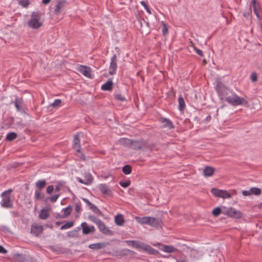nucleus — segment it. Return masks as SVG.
Instances as JSON below:
<instances>
[{
    "label": "nucleus",
    "instance_id": "obj_1",
    "mask_svg": "<svg viewBox=\"0 0 262 262\" xmlns=\"http://www.w3.org/2000/svg\"><path fill=\"white\" fill-rule=\"evenodd\" d=\"M156 147V144L154 143L149 142L147 140L144 139L134 140L132 139L130 148L133 150L143 151L152 150Z\"/></svg>",
    "mask_w": 262,
    "mask_h": 262
},
{
    "label": "nucleus",
    "instance_id": "obj_2",
    "mask_svg": "<svg viewBox=\"0 0 262 262\" xmlns=\"http://www.w3.org/2000/svg\"><path fill=\"white\" fill-rule=\"evenodd\" d=\"M125 243L128 246H132L138 250L146 252L150 255H157L159 252L156 249L152 248L150 246L145 244L144 243L135 240L125 241Z\"/></svg>",
    "mask_w": 262,
    "mask_h": 262
},
{
    "label": "nucleus",
    "instance_id": "obj_3",
    "mask_svg": "<svg viewBox=\"0 0 262 262\" xmlns=\"http://www.w3.org/2000/svg\"><path fill=\"white\" fill-rule=\"evenodd\" d=\"M43 13L40 11L32 12L31 18L28 22V26L34 29H37L41 27L43 23L40 21Z\"/></svg>",
    "mask_w": 262,
    "mask_h": 262
},
{
    "label": "nucleus",
    "instance_id": "obj_4",
    "mask_svg": "<svg viewBox=\"0 0 262 262\" xmlns=\"http://www.w3.org/2000/svg\"><path fill=\"white\" fill-rule=\"evenodd\" d=\"M215 82V89L218 96L221 99H223L224 97L226 99L230 92V90L223 83L220 78H216Z\"/></svg>",
    "mask_w": 262,
    "mask_h": 262
},
{
    "label": "nucleus",
    "instance_id": "obj_5",
    "mask_svg": "<svg viewBox=\"0 0 262 262\" xmlns=\"http://www.w3.org/2000/svg\"><path fill=\"white\" fill-rule=\"evenodd\" d=\"M225 100L233 106L247 105L248 104V101L246 99L235 94L232 95V96H228L226 97Z\"/></svg>",
    "mask_w": 262,
    "mask_h": 262
},
{
    "label": "nucleus",
    "instance_id": "obj_6",
    "mask_svg": "<svg viewBox=\"0 0 262 262\" xmlns=\"http://www.w3.org/2000/svg\"><path fill=\"white\" fill-rule=\"evenodd\" d=\"M149 25L148 22L142 18H137L136 22V27L142 34H148L149 33Z\"/></svg>",
    "mask_w": 262,
    "mask_h": 262
},
{
    "label": "nucleus",
    "instance_id": "obj_7",
    "mask_svg": "<svg viewBox=\"0 0 262 262\" xmlns=\"http://www.w3.org/2000/svg\"><path fill=\"white\" fill-rule=\"evenodd\" d=\"M223 214L235 219H241L243 215L242 212L236 210L231 207L229 208L223 207Z\"/></svg>",
    "mask_w": 262,
    "mask_h": 262
},
{
    "label": "nucleus",
    "instance_id": "obj_8",
    "mask_svg": "<svg viewBox=\"0 0 262 262\" xmlns=\"http://www.w3.org/2000/svg\"><path fill=\"white\" fill-rule=\"evenodd\" d=\"M73 148L77 152L80 153L79 158L83 161L86 160V157L82 152H80L81 146L80 144V139L79 138L78 134L74 135V139L73 141Z\"/></svg>",
    "mask_w": 262,
    "mask_h": 262
},
{
    "label": "nucleus",
    "instance_id": "obj_9",
    "mask_svg": "<svg viewBox=\"0 0 262 262\" xmlns=\"http://www.w3.org/2000/svg\"><path fill=\"white\" fill-rule=\"evenodd\" d=\"M53 3L55 4L53 13L56 15L60 14L65 6L68 4L67 0H54Z\"/></svg>",
    "mask_w": 262,
    "mask_h": 262
},
{
    "label": "nucleus",
    "instance_id": "obj_10",
    "mask_svg": "<svg viewBox=\"0 0 262 262\" xmlns=\"http://www.w3.org/2000/svg\"><path fill=\"white\" fill-rule=\"evenodd\" d=\"M76 70L86 77L90 79L93 78L92 70L90 67H77Z\"/></svg>",
    "mask_w": 262,
    "mask_h": 262
},
{
    "label": "nucleus",
    "instance_id": "obj_11",
    "mask_svg": "<svg viewBox=\"0 0 262 262\" xmlns=\"http://www.w3.org/2000/svg\"><path fill=\"white\" fill-rule=\"evenodd\" d=\"M3 199L1 202V205L3 208H12L13 207L12 201L10 196H1Z\"/></svg>",
    "mask_w": 262,
    "mask_h": 262
},
{
    "label": "nucleus",
    "instance_id": "obj_12",
    "mask_svg": "<svg viewBox=\"0 0 262 262\" xmlns=\"http://www.w3.org/2000/svg\"><path fill=\"white\" fill-rule=\"evenodd\" d=\"M99 231L104 234L112 236L114 234V232L108 229L107 227L102 221L98 226Z\"/></svg>",
    "mask_w": 262,
    "mask_h": 262
},
{
    "label": "nucleus",
    "instance_id": "obj_13",
    "mask_svg": "<svg viewBox=\"0 0 262 262\" xmlns=\"http://www.w3.org/2000/svg\"><path fill=\"white\" fill-rule=\"evenodd\" d=\"M81 227L82 228V233L83 234H89L95 231V228L94 226H88L85 222L82 223Z\"/></svg>",
    "mask_w": 262,
    "mask_h": 262
},
{
    "label": "nucleus",
    "instance_id": "obj_14",
    "mask_svg": "<svg viewBox=\"0 0 262 262\" xmlns=\"http://www.w3.org/2000/svg\"><path fill=\"white\" fill-rule=\"evenodd\" d=\"M159 121L162 123V126L164 128H167L169 129H173L174 128V126L169 119L161 117L159 119Z\"/></svg>",
    "mask_w": 262,
    "mask_h": 262
},
{
    "label": "nucleus",
    "instance_id": "obj_15",
    "mask_svg": "<svg viewBox=\"0 0 262 262\" xmlns=\"http://www.w3.org/2000/svg\"><path fill=\"white\" fill-rule=\"evenodd\" d=\"M100 192L104 195H107L108 196L112 195V191L108 188V186L105 184H100L98 186Z\"/></svg>",
    "mask_w": 262,
    "mask_h": 262
},
{
    "label": "nucleus",
    "instance_id": "obj_16",
    "mask_svg": "<svg viewBox=\"0 0 262 262\" xmlns=\"http://www.w3.org/2000/svg\"><path fill=\"white\" fill-rule=\"evenodd\" d=\"M13 259L14 262H28L29 261L24 254L19 253L14 254Z\"/></svg>",
    "mask_w": 262,
    "mask_h": 262
},
{
    "label": "nucleus",
    "instance_id": "obj_17",
    "mask_svg": "<svg viewBox=\"0 0 262 262\" xmlns=\"http://www.w3.org/2000/svg\"><path fill=\"white\" fill-rule=\"evenodd\" d=\"M162 221L159 218L150 217V221L148 225L153 227H159L161 226Z\"/></svg>",
    "mask_w": 262,
    "mask_h": 262
},
{
    "label": "nucleus",
    "instance_id": "obj_18",
    "mask_svg": "<svg viewBox=\"0 0 262 262\" xmlns=\"http://www.w3.org/2000/svg\"><path fill=\"white\" fill-rule=\"evenodd\" d=\"M42 226L32 225L31 229V233L37 236L42 232Z\"/></svg>",
    "mask_w": 262,
    "mask_h": 262
},
{
    "label": "nucleus",
    "instance_id": "obj_19",
    "mask_svg": "<svg viewBox=\"0 0 262 262\" xmlns=\"http://www.w3.org/2000/svg\"><path fill=\"white\" fill-rule=\"evenodd\" d=\"M113 85L112 79L110 78L105 83L102 85L101 89L103 91H111L113 89Z\"/></svg>",
    "mask_w": 262,
    "mask_h": 262
},
{
    "label": "nucleus",
    "instance_id": "obj_20",
    "mask_svg": "<svg viewBox=\"0 0 262 262\" xmlns=\"http://www.w3.org/2000/svg\"><path fill=\"white\" fill-rule=\"evenodd\" d=\"M215 172V168L210 166H205L203 174L206 177H209L212 176Z\"/></svg>",
    "mask_w": 262,
    "mask_h": 262
},
{
    "label": "nucleus",
    "instance_id": "obj_21",
    "mask_svg": "<svg viewBox=\"0 0 262 262\" xmlns=\"http://www.w3.org/2000/svg\"><path fill=\"white\" fill-rule=\"evenodd\" d=\"M117 254L119 256H127V255H134L135 252L134 251L130 250L128 249H123L117 252Z\"/></svg>",
    "mask_w": 262,
    "mask_h": 262
},
{
    "label": "nucleus",
    "instance_id": "obj_22",
    "mask_svg": "<svg viewBox=\"0 0 262 262\" xmlns=\"http://www.w3.org/2000/svg\"><path fill=\"white\" fill-rule=\"evenodd\" d=\"M15 106L17 111L22 110L21 106L23 104V99L22 97H16L14 101Z\"/></svg>",
    "mask_w": 262,
    "mask_h": 262
},
{
    "label": "nucleus",
    "instance_id": "obj_23",
    "mask_svg": "<svg viewBox=\"0 0 262 262\" xmlns=\"http://www.w3.org/2000/svg\"><path fill=\"white\" fill-rule=\"evenodd\" d=\"M124 219L121 214H118L115 217V224L118 226H122L124 223Z\"/></svg>",
    "mask_w": 262,
    "mask_h": 262
},
{
    "label": "nucleus",
    "instance_id": "obj_24",
    "mask_svg": "<svg viewBox=\"0 0 262 262\" xmlns=\"http://www.w3.org/2000/svg\"><path fill=\"white\" fill-rule=\"evenodd\" d=\"M162 250L167 253H173L178 251L176 248L170 245H164Z\"/></svg>",
    "mask_w": 262,
    "mask_h": 262
},
{
    "label": "nucleus",
    "instance_id": "obj_25",
    "mask_svg": "<svg viewBox=\"0 0 262 262\" xmlns=\"http://www.w3.org/2000/svg\"><path fill=\"white\" fill-rule=\"evenodd\" d=\"M137 221L141 224H148L150 221V216L136 217Z\"/></svg>",
    "mask_w": 262,
    "mask_h": 262
},
{
    "label": "nucleus",
    "instance_id": "obj_26",
    "mask_svg": "<svg viewBox=\"0 0 262 262\" xmlns=\"http://www.w3.org/2000/svg\"><path fill=\"white\" fill-rule=\"evenodd\" d=\"M254 13L259 19H260V12L261 11L258 3L256 4L252 5Z\"/></svg>",
    "mask_w": 262,
    "mask_h": 262
},
{
    "label": "nucleus",
    "instance_id": "obj_27",
    "mask_svg": "<svg viewBox=\"0 0 262 262\" xmlns=\"http://www.w3.org/2000/svg\"><path fill=\"white\" fill-rule=\"evenodd\" d=\"M104 247H105V244L101 243L92 244L89 246V247L90 249H92L93 250L101 249L103 248Z\"/></svg>",
    "mask_w": 262,
    "mask_h": 262
},
{
    "label": "nucleus",
    "instance_id": "obj_28",
    "mask_svg": "<svg viewBox=\"0 0 262 262\" xmlns=\"http://www.w3.org/2000/svg\"><path fill=\"white\" fill-rule=\"evenodd\" d=\"M131 140L132 139L127 138H121L119 140V142L121 145L130 148Z\"/></svg>",
    "mask_w": 262,
    "mask_h": 262
},
{
    "label": "nucleus",
    "instance_id": "obj_29",
    "mask_svg": "<svg viewBox=\"0 0 262 262\" xmlns=\"http://www.w3.org/2000/svg\"><path fill=\"white\" fill-rule=\"evenodd\" d=\"M47 185V181L46 180L43 179L37 181L35 183L36 187L39 190L43 189Z\"/></svg>",
    "mask_w": 262,
    "mask_h": 262
},
{
    "label": "nucleus",
    "instance_id": "obj_30",
    "mask_svg": "<svg viewBox=\"0 0 262 262\" xmlns=\"http://www.w3.org/2000/svg\"><path fill=\"white\" fill-rule=\"evenodd\" d=\"M80 230V227H77L73 230L69 231L67 233V236L70 238L76 237L78 236V232Z\"/></svg>",
    "mask_w": 262,
    "mask_h": 262
},
{
    "label": "nucleus",
    "instance_id": "obj_31",
    "mask_svg": "<svg viewBox=\"0 0 262 262\" xmlns=\"http://www.w3.org/2000/svg\"><path fill=\"white\" fill-rule=\"evenodd\" d=\"M49 216V210L43 209L40 211L39 217L42 220H46Z\"/></svg>",
    "mask_w": 262,
    "mask_h": 262
},
{
    "label": "nucleus",
    "instance_id": "obj_32",
    "mask_svg": "<svg viewBox=\"0 0 262 262\" xmlns=\"http://www.w3.org/2000/svg\"><path fill=\"white\" fill-rule=\"evenodd\" d=\"M178 102H179V110L180 111H183L184 110L185 107V103L184 100V98L182 97V96H180L178 98Z\"/></svg>",
    "mask_w": 262,
    "mask_h": 262
},
{
    "label": "nucleus",
    "instance_id": "obj_33",
    "mask_svg": "<svg viewBox=\"0 0 262 262\" xmlns=\"http://www.w3.org/2000/svg\"><path fill=\"white\" fill-rule=\"evenodd\" d=\"M223 207L222 208L219 207H215L212 211V213L214 216H218L221 213L223 214Z\"/></svg>",
    "mask_w": 262,
    "mask_h": 262
},
{
    "label": "nucleus",
    "instance_id": "obj_34",
    "mask_svg": "<svg viewBox=\"0 0 262 262\" xmlns=\"http://www.w3.org/2000/svg\"><path fill=\"white\" fill-rule=\"evenodd\" d=\"M49 249L51 251L57 252L58 253H61L64 252V250L63 248L58 246H50L49 247Z\"/></svg>",
    "mask_w": 262,
    "mask_h": 262
},
{
    "label": "nucleus",
    "instance_id": "obj_35",
    "mask_svg": "<svg viewBox=\"0 0 262 262\" xmlns=\"http://www.w3.org/2000/svg\"><path fill=\"white\" fill-rule=\"evenodd\" d=\"M72 206L71 205L68 206V207H66L65 208H63L62 209V211H64V214H63L62 217H67L68 216L70 215L72 212Z\"/></svg>",
    "mask_w": 262,
    "mask_h": 262
},
{
    "label": "nucleus",
    "instance_id": "obj_36",
    "mask_svg": "<svg viewBox=\"0 0 262 262\" xmlns=\"http://www.w3.org/2000/svg\"><path fill=\"white\" fill-rule=\"evenodd\" d=\"M88 219L93 223L96 224L97 226L98 225L100 224V223L102 222L101 220L99 219L96 217V216L93 215H89L88 216Z\"/></svg>",
    "mask_w": 262,
    "mask_h": 262
},
{
    "label": "nucleus",
    "instance_id": "obj_37",
    "mask_svg": "<svg viewBox=\"0 0 262 262\" xmlns=\"http://www.w3.org/2000/svg\"><path fill=\"white\" fill-rule=\"evenodd\" d=\"M122 172L125 174H129L132 172V167L129 165H125L122 167Z\"/></svg>",
    "mask_w": 262,
    "mask_h": 262
},
{
    "label": "nucleus",
    "instance_id": "obj_38",
    "mask_svg": "<svg viewBox=\"0 0 262 262\" xmlns=\"http://www.w3.org/2000/svg\"><path fill=\"white\" fill-rule=\"evenodd\" d=\"M211 192L215 196L221 198L222 190L219 189L215 188H213L211 189Z\"/></svg>",
    "mask_w": 262,
    "mask_h": 262
},
{
    "label": "nucleus",
    "instance_id": "obj_39",
    "mask_svg": "<svg viewBox=\"0 0 262 262\" xmlns=\"http://www.w3.org/2000/svg\"><path fill=\"white\" fill-rule=\"evenodd\" d=\"M251 194H254L255 195H260L261 193V190L260 188L257 187H252L250 189Z\"/></svg>",
    "mask_w": 262,
    "mask_h": 262
},
{
    "label": "nucleus",
    "instance_id": "obj_40",
    "mask_svg": "<svg viewBox=\"0 0 262 262\" xmlns=\"http://www.w3.org/2000/svg\"><path fill=\"white\" fill-rule=\"evenodd\" d=\"M84 180L87 183V185H90L93 182V177L89 173H86L84 174Z\"/></svg>",
    "mask_w": 262,
    "mask_h": 262
},
{
    "label": "nucleus",
    "instance_id": "obj_41",
    "mask_svg": "<svg viewBox=\"0 0 262 262\" xmlns=\"http://www.w3.org/2000/svg\"><path fill=\"white\" fill-rule=\"evenodd\" d=\"M17 136V134L15 133H14V132L9 133L7 134L6 139L7 141H11L14 140L15 139H16Z\"/></svg>",
    "mask_w": 262,
    "mask_h": 262
},
{
    "label": "nucleus",
    "instance_id": "obj_42",
    "mask_svg": "<svg viewBox=\"0 0 262 262\" xmlns=\"http://www.w3.org/2000/svg\"><path fill=\"white\" fill-rule=\"evenodd\" d=\"M90 209H91L94 213L99 216H103V213L95 205L92 206V208Z\"/></svg>",
    "mask_w": 262,
    "mask_h": 262
},
{
    "label": "nucleus",
    "instance_id": "obj_43",
    "mask_svg": "<svg viewBox=\"0 0 262 262\" xmlns=\"http://www.w3.org/2000/svg\"><path fill=\"white\" fill-rule=\"evenodd\" d=\"M74 222L73 221H69L67 222L65 224L63 225L61 227V230H64L66 229L70 228L74 225Z\"/></svg>",
    "mask_w": 262,
    "mask_h": 262
},
{
    "label": "nucleus",
    "instance_id": "obj_44",
    "mask_svg": "<svg viewBox=\"0 0 262 262\" xmlns=\"http://www.w3.org/2000/svg\"><path fill=\"white\" fill-rule=\"evenodd\" d=\"M161 24L162 25V32L163 35L164 36L168 33V29L167 24L164 21H162Z\"/></svg>",
    "mask_w": 262,
    "mask_h": 262
},
{
    "label": "nucleus",
    "instance_id": "obj_45",
    "mask_svg": "<svg viewBox=\"0 0 262 262\" xmlns=\"http://www.w3.org/2000/svg\"><path fill=\"white\" fill-rule=\"evenodd\" d=\"M17 2L19 5H21L24 8H27L29 5L28 0H17Z\"/></svg>",
    "mask_w": 262,
    "mask_h": 262
},
{
    "label": "nucleus",
    "instance_id": "obj_46",
    "mask_svg": "<svg viewBox=\"0 0 262 262\" xmlns=\"http://www.w3.org/2000/svg\"><path fill=\"white\" fill-rule=\"evenodd\" d=\"M35 198L37 200H42L44 198V194L41 193L39 191L36 190L35 192Z\"/></svg>",
    "mask_w": 262,
    "mask_h": 262
},
{
    "label": "nucleus",
    "instance_id": "obj_47",
    "mask_svg": "<svg viewBox=\"0 0 262 262\" xmlns=\"http://www.w3.org/2000/svg\"><path fill=\"white\" fill-rule=\"evenodd\" d=\"M61 102L62 101L61 99H56L54 102L50 105V106H52L54 108H58L60 106Z\"/></svg>",
    "mask_w": 262,
    "mask_h": 262
},
{
    "label": "nucleus",
    "instance_id": "obj_48",
    "mask_svg": "<svg viewBox=\"0 0 262 262\" xmlns=\"http://www.w3.org/2000/svg\"><path fill=\"white\" fill-rule=\"evenodd\" d=\"M250 78L252 82L257 81V75L256 72L253 71L251 73Z\"/></svg>",
    "mask_w": 262,
    "mask_h": 262
},
{
    "label": "nucleus",
    "instance_id": "obj_49",
    "mask_svg": "<svg viewBox=\"0 0 262 262\" xmlns=\"http://www.w3.org/2000/svg\"><path fill=\"white\" fill-rule=\"evenodd\" d=\"M119 184L123 188H126L128 187L130 184V181L129 180H127L125 181H120Z\"/></svg>",
    "mask_w": 262,
    "mask_h": 262
},
{
    "label": "nucleus",
    "instance_id": "obj_50",
    "mask_svg": "<svg viewBox=\"0 0 262 262\" xmlns=\"http://www.w3.org/2000/svg\"><path fill=\"white\" fill-rule=\"evenodd\" d=\"M140 4L142 6H143L144 7V8H145V9L146 10V11H147V12L148 14H151V12L145 2L142 1L140 2Z\"/></svg>",
    "mask_w": 262,
    "mask_h": 262
},
{
    "label": "nucleus",
    "instance_id": "obj_51",
    "mask_svg": "<svg viewBox=\"0 0 262 262\" xmlns=\"http://www.w3.org/2000/svg\"><path fill=\"white\" fill-rule=\"evenodd\" d=\"M221 195V198L223 199L230 198L231 197V194L227 191L224 190H222Z\"/></svg>",
    "mask_w": 262,
    "mask_h": 262
},
{
    "label": "nucleus",
    "instance_id": "obj_52",
    "mask_svg": "<svg viewBox=\"0 0 262 262\" xmlns=\"http://www.w3.org/2000/svg\"><path fill=\"white\" fill-rule=\"evenodd\" d=\"M60 194H56L47 199V200H49L51 202L54 203L56 202Z\"/></svg>",
    "mask_w": 262,
    "mask_h": 262
},
{
    "label": "nucleus",
    "instance_id": "obj_53",
    "mask_svg": "<svg viewBox=\"0 0 262 262\" xmlns=\"http://www.w3.org/2000/svg\"><path fill=\"white\" fill-rule=\"evenodd\" d=\"M81 203L80 202L76 203L75 204V211L77 213H79L80 211H81Z\"/></svg>",
    "mask_w": 262,
    "mask_h": 262
},
{
    "label": "nucleus",
    "instance_id": "obj_54",
    "mask_svg": "<svg viewBox=\"0 0 262 262\" xmlns=\"http://www.w3.org/2000/svg\"><path fill=\"white\" fill-rule=\"evenodd\" d=\"M116 59V55H114L111 58V61L110 66H117Z\"/></svg>",
    "mask_w": 262,
    "mask_h": 262
},
{
    "label": "nucleus",
    "instance_id": "obj_55",
    "mask_svg": "<svg viewBox=\"0 0 262 262\" xmlns=\"http://www.w3.org/2000/svg\"><path fill=\"white\" fill-rule=\"evenodd\" d=\"M193 50H194V51L195 52V53L198 55H199V56H200L201 57H203V56H204L203 53V51L201 50L196 48L194 46H193Z\"/></svg>",
    "mask_w": 262,
    "mask_h": 262
},
{
    "label": "nucleus",
    "instance_id": "obj_56",
    "mask_svg": "<svg viewBox=\"0 0 262 262\" xmlns=\"http://www.w3.org/2000/svg\"><path fill=\"white\" fill-rule=\"evenodd\" d=\"M82 200L89 206V209L92 208V206H93L94 205L93 204H92L88 199H87L86 198H82Z\"/></svg>",
    "mask_w": 262,
    "mask_h": 262
},
{
    "label": "nucleus",
    "instance_id": "obj_57",
    "mask_svg": "<svg viewBox=\"0 0 262 262\" xmlns=\"http://www.w3.org/2000/svg\"><path fill=\"white\" fill-rule=\"evenodd\" d=\"M117 67H110L109 69V74L113 75L115 74L116 71Z\"/></svg>",
    "mask_w": 262,
    "mask_h": 262
},
{
    "label": "nucleus",
    "instance_id": "obj_58",
    "mask_svg": "<svg viewBox=\"0 0 262 262\" xmlns=\"http://www.w3.org/2000/svg\"><path fill=\"white\" fill-rule=\"evenodd\" d=\"M54 190V186L53 185L48 186L47 188L46 191L48 194H51Z\"/></svg>",
    "mask_w": 262,
    "mask_h": 262
},
{
    "label": "nucleus",
    "instance_id": "obj_59",
    "mask_svg": "<svg viewBox=\"0 0 262 262\" xmlns=\"http://www.w3.org/2000/svg\"><path fill=\"white\" fill-rule=\"evenodd\" d=\"M12 189H9L8 190H6V191H5L4 192H3L2 194H1V196H9V194L10 193H11L12 192Z\"/></svg>",
    "mask_w": 262,
    "mask_h": 262
},
{
    "label": "nucleus",
    "instance_id": "obj_60",
    "mask_svg": "<svg viewBox=\"0 0 262 262\" xmlns=\"http://www.w3.org/2000/svg\"><path fill=\"white\" fill-rule=\"evenodd\" d=\"M115 98L118 100L123 101L125 100V98L121 94H117L115 96Z\"/></svg>",
    "mask_w": 262,
    "mask_h": 262
},
{
    "label": "nucleus",
    "instance_id": "obj_61",
    "mask_svg": "<svg viewBox=\"0 0 262 262\" xmlns=\"http://www.w3.org/2000/svg\"><path fill=\"white\" fill-rule=\"evenodd\" d=\"M251 8H249V10L247 12H245L243 13V15L245 17H249L251 16Z\"/></svg>",
    "mask_w": 262,
    "mask_h": 262
},
{
    "label": "nucleus",
    "instance_id": "obj_62",
    "mask_svg": "<svg viewBox=\"0 0 262 262\" xmlns=\"http://www.w3.org/2000/svg\"><path fill=\"white\" fill-rule=\"evenodd\" d=\"M62 185L61 182H59L58 184L56 186L55 191L56 192H59L60 190V187Z\"/></svg>",
    "mask_w": 262,
    "mask_h": 262
},
{
    "label": "nucleus",
    "instance_id": "obj_63",
    "mask_svg": "<svg viewBox=\"0 0 262 262\" xmlns=\"http://www.w3.org/2000/svg\"><path fill=\"white\" fill-rule=\"evenodd\" d=\"M0 253L3 254L7 253V250L2 245H0Z\"/></svg>",
    "mask_w": 262,
    "mask_h": 262
},
{
    "label": "nucleus",
    "instance_id": "obj_64",
    "mask_svg": "<svg viewBox=\"0 0 262 262\" xmlns=\"http://www.w3.org/2000/svg\"><path fill=\"white\" fill-rule=\"evenodd\" d=\"M250 192V189L249 190H243L242 191V194L244 196H249L251 195Z\"/></svg>",
    "mask_w": 262,
    "mask_h": 262
}]
</instances>
